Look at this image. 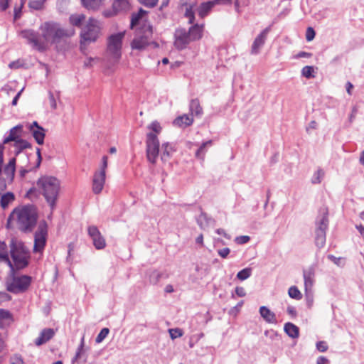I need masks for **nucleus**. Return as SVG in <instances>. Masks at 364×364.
Returning a JSON list of instances; mask_svg holds the SVG:
<instances>
[{
	"label": "nucleus",
	"mask_w": 364,
	"mask_h": 364,
	"mask_svg": "<svg viewBox=\"0 0 364 364\" xmlns=\"http://www.w3.org/2000/svg\"><path fill=\"white\" fill-rule=\"evenodd\" d=\"M58 5L60 9H64L69 3V0H58Z\"/></svg>",
	"instance_id": "obj_60"
},
{
	"label": "nucleus",
	"mask_w": 364,
	"mask_h": 364,
	"mask_svg": "<svg viewBox=\"0 0 364 364\" xmlns=\"http://www.w3.org/2000/svg\"><path fill=\"white\" fill-rule=\"evenodd\" d=\"M31 170V168H26L25 167H21L19 169V175L21 178L24 177L25 175Z\"/></svg>",
	"instance_id": "obj_64"
},
{
	"label": "nucleus",
	"mask_w": 364,
	"mask_h": 364,
	"mask_svg": "<svg viewBox=\"0 0 364 364\" xmlns=\"http://www.w3.org/2000/svg\"><path fill=\"white\" fill-rule=\"evenodd\" d=\"M10 364H24L21 355L15 354L10 358Z\"/></svg>",
	"instance_id": "obj_45"
},
{
	"label": "nucleus",
	"mask_w": 364,
	"mask_h": 364,
	"mask_svg": "<svg viewBox=\"0 0 364 364\" xmlns=\"http://www.w3.org/2000/svg\"><path fill=\"white\" fill-rule=\"evenodd\" d=\"M235 293L240 297H243L246 295L245 289L242 287H237L235 288Z\"/></svg>",
	"instance_id": "obj_55"
},
{
	"label": "nucleus",
	"mask_w": 364,
	"mask_h": 364,
	"mask_svg": "<svg viewBox=\"0 0 364 364\" xmlns=\"http://www.w3.org/2000/svg\"><path fill=\"white\" fill-rule=\"evenodd\" d=\"M287 311L289 314L295 316L296 315V311L294 306H289L287 307Z\"/></svg>",
	"instance_id": "obj_62"
},
{
	"label": "nucleus",
	"mask_w": 364,
	"mask_h": 364,
	"mask_svg": "<svg viewBox=\"0 0 364 364\" xmlns=\"http://www.w3.org/2000/svg\"><path fill=\"white\" fill-rule=\"evenodd\" d=\"M82 359V363L87 362V355H85V352L83 350H77L75 355L72 360V363L78 362L80 363V360Z\"/></svg>",
	"instance_id": "obj_42"
},
{
	"label": "nucleus",
	"mask_w": 364,
	"mask_h": 364,
	"mask_svg": "<svg viewBox=\"0 0 364 364\" xmlns=\"http://www.w3.org/2000/svg\"><path fill=\"white\" fill-rule=\"evenodd\" d=\"M88 234L92 238L93 245L96 249L102 250L105 247V240L96 226H90L88 228Z\"/></svg>",
	"instance_id": "obj_13"
},
{
	"label": "nucleus",
	"mask_w": 364,
	"mask_h": 364,
	"mask_svg": "<svg viewBox=\"0 0 364 364\" xmlns=\"http://www.w3.org/2000/svg\"><path fill=\"white\" fill-rule=\"evenodd\" d=\"M48 235V225L45 220L38 223V229L34 235L33 252L42 253L46 244Z\"/></svg>",
	"instance_id": "obj_11"
},
{
	"label": "nucleus",
	"mask_w": 364,
	"mask_h": 364,
	"mask_svg": "<svg viewBox=\"0 0 364 364\" xmlns=\"http://www.w3.org/2000/svg\"><path fill=\"white\" fill-rule=\"evenodd\" d=\"M328 258L331 260L334 264H337V265H341V260L342 259L340 258V257H336L335 256L332 255H329L328 256Z\"/></svg>",
	"instance_id": "obj_57"
},
{
	"label": "nucleus",
	"mask_w": 364,
	"mask_h": 364,
	"mask_svg": "<svg viewBox=\"0 0 364 364\" xmlns=\"http://www.w3.org/2000/svg\"><path fill=\"white\" fill-rule=\"evenodd\" d=\"M261 317L268 323L276 324L277 323L276 314L265 306H262L259 309Z\"/></svg>",
	"instance_id": "obj_20"
},
{
	"label": "nucleus",
	"mask_w": 364,
	"mask_h": 364,
	"mask_svg": "<svg viewBox=\"0 0 364 364\" xmlns=\"http://www.w3.org/2000/svg\"><path fill=\"white\" fill-rule=\"evenodd\" d=\"M29 129L36 142L40 145L43 144L45 138V130L43 128L40 127L36 122H33L29 126Z\"/></svg>",
	"instance_id": "obj_19"
},
{
	"label": "nucleus",
	"mask_w": 364,
	"mask_h": 364,
	"mask_svg": "<svg viewBox=\"0 0 364 364\" xmlns=\"http://www.w3.org/2000/svg\"><path fill=\"white\" fill-rule=\"evenodd\" d=\"M21 5L19 7H16L14 9V20H17L20 18L21 16V9L23 6V4H24V2L26 0H21Z\"/></svg>",
	"instance_id": "obj_50"
},
{
	"label": "nucleus",
	"mask_w": 364,
	"mask_h": 364,
	"mask_svg": "<svg viewBox=\"0 0 364 364\" xmlns=\"http://www.w3.org/2000/svg\"><path fill=\"white\" fill-rule=\"evenodd\" d=\"M9 0H0V8L2 11H5L9 7Z\"/></svg>",
	"instance_id": "obj_58"
},
{
	"label": "nucleus",
	"mask_w": 364,
	"mask_h": 364,
	"mask_svg": "<svg viewBox=\"0 0 364 364\" xmlns=\"http://www.w3.org/2000/svg\"><path fill=\"white\" fill-rule=\"evenodd\" d=\"M250 240V237L247 235H242L237 237L235 240V242L239 245L247 243Z\"/></svg>",
	"instance_id": "obj_49"
},
{
	"label": "nucleus",
	"mask_w": 364,
	"mask_h": 364,
	"mask_svg": "<svg viewBox=\"0 0 364 364\" xmlns=\"http://www.w3.org/2000/svg\"><path fill=\"white\" fill-rule=\"evenodd\" d=\"M46 0H30L28 6L34 10H41L43 8Z\"/></svg>",
	"instance_id": "obj_38"
},
{
	"label": "nucleus",
	"mask_w": 364,
	"mask_h": 364,
	"mask_svg": "<svg viewBox=\"0 0 364 364\" xmlns=\"http://www.w3.org/2000/svg\"><path fill=\"white\" fill-rule=\"evenodd\" d=\"M216 232L218 234V235H223L225 238L227 239H230V236L227 234L225 231V230L222 229V228H219V229H217L216 230Z\"/></svg>",
	"instance_id": "obj_63"
},
{
	"label": "nucleus",
	"mask_w": 364,
	"mask_h": 364,
	"mask_svg": "<svg viewBox=\"0 0 364 364\" xmlns=\"http://www.w3.org/2000/svg\"><path fill=\"white\" fill-rule=\"evenodd\" d=\"M288 294L291 298L296 300H300L302 298L301 291L295 286H292L289 289Z\"/></svg>",
	"instance_id": "obj_37"
},
{
	"label": "nucleus",
	"mask_w": 364,
	"mask_h": 364,
	"mask_svg": "<svg viewBox=\"0 0 364 364\" xmlns=\"http://www.w3.org/2000/svg\"><path fill=\"white\" fill-rule=\"evenodd\" d=\"M12 321L11 314L7 310L0 309V328H4L10 325Z\"/></svg>",
	"instance_id": "obj_24"
},
{
	"label": "nucleus",
	"mask_w": 364,
	"mask_h": 364,
	"mask_svg": "<svg viewBox=\"0 0 364 364\" xmlns=\"http://www.w3.org/2000/svg\"><path fill=\"white\" fill-rule=\"evenodd\" d=\"M49 102L51 108L53 109H55L57 107L56 100L53 94L51 92H49Z\"/></svg>",
	"instance_id": "obj_53"
},
{
	"label": "nucleus",
	"mask_w": 364,
	"mask_h": 364,
	"mask_svg": "<svg viewBox=\"0 0 364 364\" xmlns=\"http://www.w3.org/2000/svg\"><path fill=\"white\" fill-rule=\"evenodd\" d=\"M141 4L145 6L153 8L156 6L159 0H138Z\"/></svg>",
	"instance_id": "obj_46"
},
{
	"label": "nucleus",
	"mask_w": 364,
	"mask_h": 364,
	"mask_svg": "<svg viewBox=\"0 0 364 364\" xmlns=\"http://www.w3.org/2000/svg\"><path fill=\"white\" fill-rule=\"evenodd\" d=\"M109 333V330L107 328H103L97 336L96 337L95 341L97 343L102 342V341L107 336Z\"/></svg>",
	"instance_id": "obj_43"
},
{
	"label": "nucleus",
	"mask_w": 364,
	"mask_h": 364,
	"mask_svg": "<svg viewBox=\"0 0 364 364\" xmlns=\"http://www.w3.org/2000/svg\"><path fill=\"white\" fill-rule=\"evenodd\" d=\"M328 363V360L323 356L318 357L316 361V364H327Z\"/></svg>",
	"instance_id": "obj_61"
},
{
	"label": "nucleus",
	"mask_w": 364,
	"mask_h": 364,
	"mask_svg": "<svg viewBox=\"0 0 364 364\" xmlns=\"http://www.w3.org/2000/svg\"><path fill=\"white\" fill-rule=\"evenodd\" d=\"M173 152V149L171 144L168 142L162 144L161 159L163 162H166L169 160L171 154Z\"/></svg>",
	"instance_id": "obj_25"
},
{
	"label": "nucleus",
	"mask_w": 364,
	"mask_h": 364,
	"mask_svg": "<svg viewBox=\"0 0 364 364\" xmlns=\"http://www.w3.org/2000/svg\"><path fill=\"white\" fill-rule=\"evenodd\" d=\"M125 32L110 35L107 40L106 58L111 64L117 63L122 57V41Z\"/></svg>",
	"instance_id": "obj_7"
},
{
	"label": "nucleus",
	"mask_w": 364,
	"mask_h": 364,
	"mask_svg": "<svg viewBox=\"0 0 364 364\" xmlns=\"http://www.w3.org/2000/svg\"><path fill=\"white\" fill-rule=\"evenodd\" d=\"M303 277L304 280V288L306 294L311 291L314 283L315 268L310 266L303 271Z\"/></svg>",
	"instance_id": "obj_15"
},
{
	"label": "nucleus",
	"mask_w": 364,
	"mask_h": 364,
	"mask_svg": "<svg viewBox=\"0 0 364 364\" xmlns=\"http://www.w3.org/2000/svg\"><path fill=\"white\" fill-rule=\"evenodd\" d=\"M40 34L33 30H24L20 33L21 36L27 40L35 49L43 51L48 45L59 42L65 37L73 35V30L63 28L58 23L46 21L39 28Z\"/></svg>",
	"instance_id": "obj_1"
},
{
	"label": "nucleus",
	"mask_w": 364,
	"mask_h": 364,
	"mask_svg": "<svg viewBox=\"0 0 364 364\" xmlns=\"http://www.w3.org/2000/svg\"><path fill=\"white\" fill-rule=\"evenodd\" d=\"M100 22L93 18H89L80 33V49L85 52L86 45L95 42L99 37L101 31Z\"/></svg>",
	"instance_id": "obj_8"
},
{
	"label": "nucleus",
	"mask_w": 364,
	"mask_h": 364,
	"mask_svg": "<svg viewBox=\"0 0 364 364\" xmlns=\"http://www.w3.org/2000/svg\"><path fill=\"white\" fill-rule=\"evenodd\" d=\"M212 144H213V141L212 140H208V141H207L205 142H203L200 145L199 149L196 151V157L203 160L204 159V156H205V152H206V149H205L208 146H212Z\"/></svg>",
	"instance_id": "obj_34"
},
{
	"label": "nucleus",
	"mask_w": 364,
	"mask_h": 364,
	"mask_svg": "<svg viewBox=\"0 0 364 364\" xmlns=\"http://www.w3.org/2000/svg\"><path fill=\"white\" fill-rule=\"evenodd\" d=\"M314 68L313 66H304L301 70V74L306 78L310 79L314 77Z\"/></svg>",
	"instance_id": "obj_40"
},
{
	"label": "nucleus",
	"mask_w": 364,
	"mask_h": 364,
	"mask_svg": "<svg viewBox=\"0 0 364 364\" xmlns=\"http://www.w3.org/2000/svg\"><path fill=\"white\" fill-rule=\"evenodd\" d=\"M316 348L320 352H325L328 349V346L324 341H319L316 343Z\"/></svg>",
	"instance_id": "obj_51"
},
{
	"label": "nucleus",
	"mask_w": 364,
	"mask_h": 364,
	"mask_svg": "<svg viewBox=\"0 0 364 364\" xmlns=\"http://www.w3.org/2000/svg\"><path fill=\"white\" fill-rule=\"evenodd\" d=\"M325 175V173L323 170L319 168L318 169L314 174L311 182L313 183H320L321 182V180L323 179V176Z\"/></svg>",
	"instance_id": "obj_41"
},
{
	"label": "nucleus",
	"mask_w": 364,
	"mask_h": 364,
	"mask_svg": "<svg viewBox=\"0 0 364 364\" xmlns=\"http://www.w3.org/2000/svg\"><path fill=\"white\" fill-rule=\"evenodd\" d=\"M198 224L202 229L213 225L215 220L210 218L206 213H201L197 219Z\"/></svg>",
	"instance_id": "obj_29"
},
{
	"label": "nucleus",
	"mask_w": 364,
	"mask_h": 364,
	"mask_svg": "<svg viewBox=\"0 0 364 364\" xmlns=\"http://www.w3.org/2000/svg\"><path fill=\"white\" fill-rule=\"evenodd\" d=\"M160 277L161 274L156 271H154L150 276V280L152 283L156 284L159 282Z\"/></svg>",
	"instance_id": "obj_52"
},
{
	"label": "nucleus",
	"mask_w": 364,
	"mask_h": 364,
	"mask_svg": "<svg viewBox=\"0 0 364 364\" xmlns=\"http://www.w3.org/2000/svg\"><path fill=\"white\" fill-rule=\"evenodd\" d=\"M189 110L191 114L196 117H200L203 114V107L200 104V101L198 98L193 99L190 102Z\"/></svg>",
	"instance_id": "obj_22"
},
{
	"label": "nucleus",
	"mask_w": 364,
	"mask_h": 364,
	"mask_svg": "<svg viewBox=\"0 0 364 364\" xmlns=\"http://www.w3.org/2000/svg\"><path fill=\"white\" fill-rule=\"evenodd\" d=\"M170 337L172 339L181 337L183 336V331L180 328H170L168 330Z\"/></svg>",
	"instance_id": "obj_44"
},
{
	"label": "nucleus",
	"mask_w": 364,
	"mask_h": 364,
	"mask_svg": "<svg viewBox=\"0 0 364 364\" xmlns=\"http://www.w3.org/2000/svg\"><path fill=\"white\" fill-rule=\"evenodd\" d=\"M36 189L44 197L52 212L59 197L60 181L53 176H42L36 182Z\"/></svg>",
	"instance_id": "obj_4"
},
{
	"label": "nucleus",
	"mask_w": 364,
	"mask_h": 364,
	"mask_svg": "<svg viewBox=\"0 0 364 364\" xmlns=\"http://www.w3.org/2000/svg\"><path fill=\"white\" fill-rule=\"evenodd\" d=\"M105 182V171H97L93 177L92 191L95 194L100 193L104 187Z\"/></svg>",
	"instance_id": "obj_18"
},
{
	"label": "nucleus",
	"mask_w": 364,
	"mask_h": 364,
	"mask_svg": "<svg viewBox=\"0 0 364 364\" xmlns=\"http://www.w3.org/2000/svg\"><path fill=\"white\" fill-rule=\"evenodd\" d=\"M284 330L285 333L292 338H296L299 335V328L292 323L288 322L285 323Z\"/></svg>",
	"instance_id": "obj_30"
},
{
	"label": "nucleus",
	"mask_w": 364,
	"mask_h": 364,
	"mask_svg": "<svg viewBox=\"0 0 364 364\" xmlns=\"http://www.w3.org/2000/svg\"><path fill=\"white\" fill-rule=\"evenodd\" d=\"M315 31L313 28L309 27L306 32V39L307 41H311L315 37Z\"/></svg>",
	"instance_id": "obj_48"
},
{
	"label": "nucleus",
	"mask_w": 364,
	"mask_h": 364,
	"mask_svg": "<svg viewBox=\"0 0 364 364\" xmlns=\"http://www.w3.org/2000/svg\"><path fill=\"white\" fill-rule=\"evenodd\" d=\"M230 252V250L228 247L220 249L218 251V255L223 257L226 258Z\"/></svg>",
	"instance_id": "obj_54"
},
{
	"label": "nucleus",
	"mask_w": 364,
	"mask_h": 364,
	"mask_svg": "<svg viewBox=\"0 0 364 364\" xmlns=\"http://www.w3.org/2000/svg\"><path fill=\"white\" fill-rule=\"evenodd\" d=\"M328 225V210L324 208L320 210V214L316 221L315 244L318 248L323 247L326 243V230Z\"/></svg>",
	"instance_id": "obj_10"
},
{
	"label": "nucleus",
	"mask_w": 364,
	"mask_h": 364,
	"mask_svg": "<svg viewBox=\"0 0 364 364\" xmlns=\"http://www.w3.org/2000/svg\"><path fill=\"white\" fill-rule=\"evenodd\" d=\"M10 274L6 278V289L13 294H20L26 291L32 282V278L28 275L16 274L14 265L10 267Z\"/></svg>",
	"instance_id": "obj_6"
},
{
	"label": "nucleus",
	"mask_w": 364,
	"mask_h": 364,
	"mask_svg": "<svg viewBox=\"0 0 364 364\" xmlns=\"http://www.w3.org/2000/svg\"><path fill=\"white\" fill-rule=\"evenodd\" d=\"M16 170V158L12 157L10 159L9 163L5 166L4 169H1V173L4 176L3 177L2 181L6 182V183H11L14 177V173Z\"/></svg>",
	"instance_id": "obj_14"
},
{
	"label": "nucleus",
	"mask_w": 364,
	"mask_h": 364,
	"mask_svg": "<svg viewBox=\"0 0 364 364\" xmlns=\"http://www.w3.org/2000/svg\"><path fill=\"white\" fill-rule=\"evenodd\" d=\"M203 27V25L195 24L187 31L193 41L198 40L202 37Z\"/></svg>",
	"instance_id": "obj_26"
},
{
	"label": "nucleus",
	"mask_w": 364,
	"mask_h": 364,
	"mask_svg": "<svg viewBox=\"0 0 364 364\" xmlns=\"http://www.w3.org/2000/svg\"><path fill=\"white\" fill-rule=\"evenodd\" d=\"M85 20L84 14H73L70 16V23L75 26L80 27L82 22Z\"/></svg>",
	"instance_id": "obj_35"
},
{
	"label": "nucleus",
	"mask_w": 364,
	"mask_h": 364,
	"mask_svg": "<svg viewBox=\"0 0 364 364\" xmlns=\"http://www.w3.org/2000/svg\"><path fill=\"white\" fill-rule=\"evenodd\" d=\"M15 199V196L14 193L11 192H8L6 194H4L1 198V206L5 209L8 207V205L12 203Z\"/></svg>",
	"instance_id": "obj_36"
},
{
	"label": "nucleus",
	"mask_w": 364,
	"mask_h": 364,
	"mask_svg": "<svg viewBox=\"0 0 364 364\" xmlns=\"http://www.w3.org/2000/svg\"><path fill=\"white\" fill-rule=\"evenodd\" d=\"M129 6V0H114L112 4V9L117 12L127 11Z\"/></svg>",
	"instance_id": "obj_31"
},
{
	"label": "nucleus",
	"mask_w": 364,
	"mask_h": 364,
	"mask_svg": "<svg viewBox=\"0 0 364 364\" xmlns=\"http://www.w3.org/2000/svg\"><path fill=\"white\" fill-rule=\"evenodd\" d=\"M269 31V29L268 28H267L264 30H263L256 37V38L255 39V41L252 43V48H251L252 54L256 55L259 53L261 48L263 46V45L264 44V43L266 41Z\"/></svg>",
	"instance_id": "obj_16"
},
{
	"label": "nucleus",
	"mask_w": 364,
	"mask_h": 364,
	"mask_svg": "<svg viewBox=\"0 0 364 364\" xmlns=\"http://www.w3.org/2000/svg\"><path fill=\"white\" fill-rule=\"evenodd\" d=\"M22 132H23V126L22 125H17L9 131V134L7 137H6L2 144H0V145H3L4 147V144H7L10 142H16L17 141L23 140L21 139L22 136Z\"/></svg>",
	"instance_id": "obj_17"
},
{
	"label": "nucleus",
	"mask_w": 364,
	"mask_h": 364,
	"mask_svg": "<svg viewBox=\"0 0 364 364\" xmlns=\"http://www.w3.org/2000/svg\"><path fill=\"white\" fill-rule=\"evenodd\" d=\"M23 90V88H22L14 97V98L12 100L11 105L13 106H16L17 105L18 100L19 99L22 92Z\"/></svg>",
	"instance_id": "obj_59"
},
{
	"label": "nucleus",
	"mask_w": 364,
	"mask_h": 364,
	"mask_svg": "<svg viewBox=\"0 0 364 364\" xmlns=\"http://www.w3.org/2000/svg\"><path fill=\"white\" fill-rule=\"evenodd\" d=\"M185 16L188 18V23L190 24L193 23L195 16L193 11H192V9L191 7L186 9Z\"/></svg>",
	"instance_id": "obj_47"
},
{
	"label": "nucleus",
	"mask_w": 364,
	"mask_h": 364,
	"mask_svg": "<svg viewBox=\"0 0 364 364\" xmlns=\"http://www.w3.org/2000/svg\"><path fill=\"white\" fill-rule=\"evenodd\" d=\"M149 132L146 134V153L147 160L152 164L156 163L159 154V141L157 135L161 133L162 128L157 121L152 122L147 127Z\"/></svg>",
	"instance_id": "obj_5"
},
{
	"label": "nucleus",
	"mask_w": 364,
	"mask_h": 364,
	"mask_svg": "<svg viewBox=\"0 0 364 364\" xmlns=\"http://www.w3.org/2000/svg\"><path fill=\"white\" fill-rule=\"evenodd\" d=\"M54 331L52 328L43 329L39 337L36 339L35 343L36 346H41L48 342L54 336Z\"/></svg>",
	"instance_id": "obj_21"
},
{
	"label": "nucleus",
	"mask_w": 364,
	"mask_h": 364,
	"mask_svg": "<svg viewBox=\"0 0 364 364\" xmlns=\"http://www.w3.org/2000/svg\"><path fill=\"white\" fill-rule=\"evenodd\" d=\"M11 146L14 149L11 151L14 154L15 156L19 155L25 149L29 148L31 144L26 140H20L14 142Z\"/></svg>",
	"instance_id": "obj_23"
},
{
	"label": "nucleus",
	"mask_w": 364,
	"mask_h": 364,
	"mask_svg": "<svg viewBox=\"0 0 364 364\" xmlns=\"http://www.w3.org/2000/svg\"><path fill=\"white\" fill-rule=\"evenodd\" d=\"M252 269L245 268L240 271L237 274V278L241 281L245 280L251 276Z\"/></svg>",
	"instance_id": "obj_39"
},
{
	"label": "nucleus",
	"mask_w": 364,
	"mask_h": 364,
	"mask_svg": "<svg viewBox=\"0 0 364 364\" xmlns=\"http://www.w3.org/2000/svg\"><path fill=\"white\" fill-rule=\"evenodd\" d=\"M193 118L188 114H183L178 117L173 122L174 124L178 127H188L193 124Z\"/></svg>",
	"instance_id": "obj_28"
},
{
	"label": "nucleus",
	"mask_w": 364,
	"mask_h": 364,
	"mask_svg": "<svg viewBox=\"0 0 364 364\" xmlns=\"http://www.w3.org/2000/svg\"><path fill=\"white\" fill-rule=\"evenodd\" d=\"M215 5L214 1L202 4L198 9L199 16L202 18L205 17Z\"/></svg>",
	"instance_id": "obj_33"
},
{
	"label": "nucleus",
	"mask_w": 364,
	"mask_h": 364,
	"mask_svg": "<svg viewBox=\"0 0 364 364\" xmlns=\"http://www.w3.org/2000/svg\"><path fill=\"white\" fill-rule=\"evenodd\" d=\"M85 8L88 10H98L104 5L105 0H81Z\"/></svg>",
	"instance_id": "obj_27"
},
{
	"label": "nucleus",
	"mask_w": 364,
	"mask_h": 364,
	"mask_svg": "<svg viewBox=\"0 0 364 364\" xmlns=\"http://www.w3.org/2000/svg\"><path fill=\"white\" fill-rule=\"evenodd\" d=\"M0 261L7 263L9 267L13 265L9 259L7 246L4 242L1 241H0Z\"/></svg>",
	"instance_id": "obj_32"
},
{
	"label": "nucleus",
	"mask_w": 364,
	"mask_h": 364,
	"mask_svg": "<svg viewBox=\"0 0 364 364\" xmlns=\"http://www.w3.org/2000/svg\"><path fill=\"white\" fill-rule=\"evenodd\" d=\"M38 213L33 205H23L15 208L8 218V225H16L23 232H31L36 226Z\"/></svg>",
	"instance_id": "obj_3"
},
{
	"label": "nucleus",
	"mask_w": 364,
	"mask_h": 364,
	"mask_svg": "<svg viewBox=\"0 0 364 364\" xmlns=\"http://www.w3.org/2000/svg\"><path fill=\"white\" fill-rule=\"evenodd\" d=\"M174 46L178 50H183L193 41L188 32L183 28L177 29L174 33Z\"/></svg>",
	"instance_id": "obj_12"
},
{
	"label": "nucleus",
	"mask_w": 364,
	"mask_h": 364,
	"mask_svg": "<svg viewBox=\"0 0 364 364\" xmlns=\"http://www.w3.org/2000/svg\"><path fill=\"white\" fill-rule=\"evenodd\" d=\"M146 11L140 9L137 14H132L131 19V28H133L137 25H140V28L135 35L134 39L131 42V48L133 50L142 51L151 44L157 46V43L151 41L152 38V26L146 21Z\"/></svg>",
	"instance_id": "obj_2"
},
{
	"label": "nucleus",
	"mask_w": 364,
	"mask_h": 364,
	"mask_svg": "<svg viewBox=\"0 0 364 364\" xmlns=\"http://www.w3.org/2000/svg\"><path fill=\"white\" fill-rule=\"evenodd\" d=\"M11 255L16 269H23L28 265L29 252L21 242L12 240Z\"/></svg>",
	"instance_id": "obj_9"
},
{
	"label": "nucleus",
	"mask_w": 364,
	"mask_h": 364,
	"mask_svg": "<svg viewBox=\"0 0 364 364\" xmlns=\"http://www.w3.org/2000/svg\"><path fill=\"white\" fill-rule=\"evenodd\" d=\"M95 61H99V58H88L85 60L84 65L85 67H92L93 63Z\"/></svg>",
	"instance_id": "obj_56"
}]
</instances>
